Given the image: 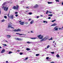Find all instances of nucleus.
Segmentation results:
<instances>
[{
    "label": "nucleus",
    "mask_w": 63,
    "mask_h": 63,
    "mask_svg": "<svg viewBox=\"0 0 63 63\" xmlns=\"http://www.w3.org/2000/svg\"><path fill=\"white\" fill-rule=\"evenodd\" d=\"M48 36H46L45 37H44L42 40H41L40 42H43V41H46L47 40L48 38Z\"/></svg>",
    "instance_id": "obj_1"
},
{
    "label": "nucleus",
    "mask_w": 63,
    "mask_h": 63,
    "mask_svg": "<svg viewBox=\"0 0 63 63\" xmlns=\"http://www.w3.org/2000/svg\"><path fill=\"white\" fill-rule=\"evenodd\" d=\"M37 37L39 39H41V40L43 39L44 38V36L42 35H42H40L37 36Z\"/></svg>",
    "instance_id": "obj_2"
},
{
    "label": "nucleus",
    "mask_w": 63,
    "mask_h": 63,
    "mask_svg": "<svg viewBox=\"0 0 63 63\" xmlns=\"http://www.w3.org/2000/svg\"><path fill=\"white\" fill-rule=\"evenodd\" d=\"M16 6H14L12 8L13 9H14V10H17L18 9V5H17L16 6Z\"/></svg>",
    "instance_id": "obj_3"
},
{
    "label": "nucleus",
    "mask_w": 63,
    "mask_h": 63,
    "mask_svg": "<svg viewBox=\"0 0 63 63\" xmlns=\"http://www.w3.org/2000/svg\"><path fill=\"white\" fill-rule=\"evenodd\" d=\"M7 3H9V2H5L2 5V9H4V7H5V5H6V4H7Z\"/></svg>",
    "instance_id": "obj_4"
},
{
    "label": "nucleus",
    "mask_w": 63,
    "mask_h": 63,
    "mask_svg": "<svg viewBox=\"0 0 63 63\" xmlns=\"http://www.w3.org/2000/svg\"><path fill=\"white\" fill-rule=\"evenodd\" d=\"M20 31H21V30L19 29L17 30L15 29L13 30V31H14V32H18V31L20 32Z\"/></svg>",
    "instance_id": "obj_5"
},
{
    "label": "nucleus",
    "mask_w": 63,
    "mask_h": 63,
    "mask_svg": "<svg viewBox=\"0 0 63 63\" xmlns=\"http://www.w3.org/2000/svg\"><path fill=\"white\" fill-rule=\"evenodd\" d=\"M15 39L18 41H22L23 40V39L18 38H15Z\"/></svg>",
    "instance_id": "obj_6"
},
{
    "label": "nucleus",
    "mask_w": 63,
    "mask_h": 63,
    "mask_svg": "<svg viewBox=\"0 0 63 63\" xmlns=\"http://www.w3.org/2000/svg\"><path fill=\"white\" fill-rule=\"evenodd\" d=\"M58 28H57V27H55L54 29H53V30L54 31H57L58 30Z\"/></svg>",
    "instance_id": "obj_7"
},
{
    "label": "nucleus",
    "mask_w": 63,
    "mask_h": 63,
    "mask_svg": "<svg viewBox=\"0 0 63 63\" xmlns=\"http://www.w3.org/2000/svg\"><path fill=\"white\" fill-rule=\"evenodd\" d=\"M3 9H4V11H7L8 10V7H7L4 6Z\"/></svg>",
    "instance_id": "obj_8"
},
{
    "label": "nucleus",
    "mask_w": 63,
    "mask_h": 63,
    "mask_svg": "<svg viewBox=\"0 0 63 63\" xmlns=\"http://www.w3.org/2000/svg\"><path fill=\"white\" fill-rule=\"evenodd\" d=\"M12 23H8L9 25L8 26V28H10V27H11L12 26Z\"/></svg>",
    "instance_id": "obj_9"
},
{
    "label": "nucleus",
    "mask_w": 63,
    "mask_h": 63,
    "mask_svg": "<svg viewBox=\"0 0 63 63\" xmlns=\"http://www.w3.org/2000/svg\"><path fill=\"white\" fill-rule=\"evenodd\" d=\"M9 18L11 19H13L14 18V16L13 15H11L10 16Z\"/></svg>",
    "instance_id": "obj_10"
},
{
    "label": "nucleus",
    "mask_w": 63,
    "mask_h": 63,
    "mask_svg": "<svg viewBox=\"0 0 63 63\" xmlns=\"http://www.w3.org/2000/svg\"><path fill=\"white\" fill-rule=\"evenodd\" d=\"M24 22H20L19 23L21 25H24Z\"/></svg>",
    "instance_id": "obj_11"
},
{
    "label": "nucleus",
    "mask_w": 63,
    "mask_h": 63,
    "mask_svg": "<svg viewBox=\"0 0 63 63\" xmlns=\"http://www.w3.org/2000/svg\"><path fill=\"white\" fill-rule=\"evenodd\" d=\"M57 25V24L56 23H55L53 24H52L51 25V26H55V25Z\"/></svg>",
    "instance_id": "obj_12"
},
{
    "label": "nucleus",
    "mask_w": 63,
    "mask_h": 63,
    "mask_svg": "<svg viewBox=\"0 0 63 63\" xmlns=\"http://www.w3.org/2000/svg\"><path fill=\"white\" fill-rule=\"evenodd\" d=\"M5 50H4V49H3L1 51V53H4L5 52Z\"/></svg>",
    "instance_id": "obj_13"
},
{
    "label": "nucleus",
    "mask_w": 63,
    "mask_h": 63,
    "mask_svg": "<svg viewBox=\"0 0 63 63\" xmlns=\"http://www.w3.org/2000/svg\"><path fill=\"white\" fill-rule=\"evenodd\" d=\"M34 20H32V21L30 23V24H33V23H34Z\"/></svg>",
    "instance_id": "obj_14"
},
{
    "label": "nucleus",
    "mask_w": 63,
    "mask_h": 63,
    "mask_svg": "<svg viewBox=\"0 0 63 63\" xmlns=\"http://www.w3.org/2000/svg\"><path fill=\"white\" fill-rule=\"evenodd\" d=\"M37 38V37L30 38L31 39H32V40H35V39H36Z\"/></svg>",
    "instance_id": "obj_15"
},
{
    "label": "nucleus",
    "mask_w": 63,
    "mask_h": 63,
    "mask_svg": "<svg viewBox=\"0 0 63 63\" xmlns=\"http://www.w3.org/2000/svg\"><path fill=\"white\" fill-rule=\"evenodd\" d=\"M7 38H10L11 37V36L9 35H7Z\"/></svg>",
    "instance_id": "obj_16"
},
{
    "label": "nucleus",
    "mask_w": 63,
    "mask_h": 63,
    "mask_svg": "<svg viewBox=\"0 0 63 63\" xmlns=\"http://www.w3.org/2000/svg\"><path fill=\"white\" fill-rule=\"evenodd\" d=\"M38 7V5L37 4H36L35 6L34 7L35 8H37Z\"/></svg>",
    "instance_id": "obj_17"
},
{
    "label": "nucleus",
    "mask_w": 63,
    "mask_h": 63,
    "mask_svg": "<svg viewBox=\"0 0 63 63\" xmlns=\"http://www.w3.org/2000/svg\"><path fill=\"white\" fill-rule=\"evenodd\" d=\"M19 36H21V35H26V34H20V33H19Z\"/></svg>",
    "instance_id": "obj_18"
},
{
    "label": "nucleus",
    "mask_w": 63,
    "mask_h": 63,
    "mask_svg": "<svg viewBox=\"0 0 63 63\" xmlns=\"http://www.w3.org/2000/svg\"><path fill=\"white\" fill-rule=\"evenodd\" d=\"M26 50H27L28 51L30 50V48H27Z\"/></svg>",
    "instance_id": "obj_19"
},
{
    "label": "nucleus",
    "mask_w": 63,
    "mask_h": 63,
    "mask_svg": "<svg viewBox=\"0 0 63 63\" xmlns=\"http://www.w3.org/2000/svg\"><path fill=\"white\" fill-rule=\"evenodd\" d=\"M27 44H32L33 42H27Z\"/></svg>",
    "instance_id": "obj_20"
},
{
    "label": "nucleus",
    "mask_w": 63,
    "mask_h": 63,
    "mask_svg": "<svg viewBox=\"0 0 63 63\" xmlns=\"http://www.w3.org/2000/svg\"><path fill=\"white\" fill-rule=\"evenodd\" d=\"M48 4H51L52 3V2H48Z\"/></svg>",
    "instance_id": "obj_21"
},
{
    "label": "nucleus",
    "mask_w": 63,
    "mask_h": 63,
    "mask_svg": "<svg viewBox=\"0 0 63 63\" xmlns=\"http://www.w3.org/2000/svg\"><path fill=\"white\" fill-rule=\"evenodd\" d=\"M53 16V15L52 14H49L48 15V16Z\"/></svg>",
    "instance_id": "obj_22"
},
{
    "label": "nucleus",
    "mask_w": 63,
    "mask_h": 63,
    "mask_svg": "<svg viewBox=\"0 0 63 63\" xmlns=\"http://www.w3.org/2000/svg\"><path fill=\"white\" fill-rule=\"evenodd\" d=\"M55 21H56V20L55 19V20H53L51 22H54Z\"/></svg>",
    "instance_id": "obj_23"
},
{
    "label": "nucleus",
    "mask_w": 63,
    "mask_h": 63,
    "mask_svg": "<svg viewBox=\"0 0 63 63\" xmlns=\"http://www.w3.org/2000/svg\"><path fill=\"white\" fill-rule=\"evenodd\" d=\"M48 40H49V41H50V40H52V38L51 37V38H50L49 39H48Z\"/></svg>",
    "instance_id": "obj_24"
},
{
    "label": "nucleus",
    "mask_w": 63,
    "mask_h": 63,
    "mask_svg": "<svg viewBox=\"0 0 63 63\" xmlns=\"http://www.w3.org/2000/svg\"><path fill=\"white\" fill-rule=\"evenodd\" d=\"M56 56L57 57H60V56L58 54Z\"/></svg>",
    "instance_id": "obj_25"
},
{
    "label": "nucleus",
    "mask_w": 63,
    "mask_h": 63,
    "mask_svg": "<svg viewBox=\"0 0 63 63\" xmlns=\"http://www.w3.org/2000/svg\"><path fill=\"white\" fill-rule=\"evenodd\" d=\"M5 20L4 19H3L1 20V22H4V21H5Z\"/></svg>",
    "instance_id": "obj_26"
},
{
    "label": "nucleus",
    "mask_w": 63,
    "mask_h": 63,
    "mask_svg": "<svg viewBox=\"0 0 63 63\" xmlns=\"http://www.w3.org/2000/svg\"><path fill=\"white\" fill-rule=\"evenodd\" d=\"M13 53V52L12 51L9 52V54H11V53Z\"/></svg>",
    "instance_id": "obj_27"
},
{
    "label": "nucleus",
    "mask_w": 63,
    "mask_h": 63,
    "mask_svg": "<svg viewBox=\"0 0 63 63\" xmlns=\"http://www.w3.org/2000/svg\"><path fill=\"white\" fill-rule=\"evenodd\" d=\"M36 56H39V54H37L36 55Z\"/></svg>",
    "instance_id": "obj_28"
},
{
    "label": "nucleus",
    "mask_w": 63,
    "mask_h": 63,
    "mask_svg": "<svg viewBox=\"0 0 63 63\" xmlns=\"http://www.w3.org/2000/svg\"><path fill=\"white\" fill-rule=\"evenodd\" d=\"M49 12L48 11V10L47 11L46 13V14H47Z\"/></svg>",
    "instance_id": "obj_29"
},
{
    "label": "nucleus",
    "mask_w": 63,
    "mask_h": 63,
    "mask_svg": "<svg viewBox=\"0 0 63 63\" xmlns=\"http://www.w3.org/2000/svg\"><path fill=\"white\" fill-rule=\"evenodd\" d=\"M43 22L44 23H45V22H46V23H47V21H43Z\"/></svg>",
    "instance_id": "obj_30"
},
{
    "label": "nucleus",
    "mask_w": 63,
    "mask_h": 63,
    "mask_svg": "<svg viewBox=\"0 0 63 63\" xmlns=\"http://www.w3.org/2000/svg\"><path fill=\"white\" fill-rule=\"evenodd\" d=\"M49 45H48L47 46V48H49Z\"/></svg>",
    "instance_id": "obj_31"
},
{
    "label": "nucleus",
    "mask_w": 63,
    "mask_h": 63,
    "mask_svg": "<svg viewBox=\"0 0 63 63\" xmlns=\"http://www.w3.org/2000/svg\"><path fill=\"white\" fill-rule=\"evenodd\" d=\"M51 53H52V54H54V52H51Z\"/></svg>",
    "instance_id": "obj_32"
},
{
    "label": "nucleus",
    "mask_w": 63,
    "mask_h": 63,
    "mask_svg": "<svg viewBox=\"0 0 63 63\" xmlns=\"http://www.w3.org/2000/svg\"><path fill=\"white\" fill-rule=\"evenodd\" d=\"M32 13L31 12H30L29 13V15H32Z\"/></svg>",
    "instance_id": "obj_33"
},
{
    "label": "nucleus",
    "mask_w": 63,
    "mask_h": 63,
    "mask_svg": "<svg viewBox=\"0 0 63 63\" xmlns=\"http://www.w3.org/2000/svg\"><path fill=\"white\" fill-rule=\"evenodd\" d=\"M4 18H7V16H4Z\"/></svg>",
    "instance_id": "obj_34"
},
{
    "label": "nucleus",
    "mask_w": 63,
    "mask_h": 63,
    "mask_svg": "<svg viewBox=\"0 0 63 63\" xmlns=\"http://www.w3.org/2000/svg\"><path fill=\"white\" fill-rule=\"evenodd\" d=\"M20 55H22V54H23V53H22V52H20Z\"/></svg>",
    "instance_id": "obj_35"
},
{
    "label": "nucleus",
    "mask_w": 63,
    "mask_h": 63,
    "mask_svg": "<svg viewBox=\"0 0 63 63\" xmlns=\"http://www.w3.org/2000/svg\"><path fill=\"white\" fill-rule=\"evenodd\" d=\"M46 59L48 60V59H49V58L48 57H46Z\"/></svg>",
    "instance_id": "obj_36"
},
{
    "label": "nucleus",
    "mask_w": 63,
    "mask_h": 63,
    "mask_svg": "<svg viewBox=\"0 0 63 63\" xmlns=\"http://www.w3.org/2000/svg\"><path fill=\"white\" fill-rule=\"evenodd\" d=\"M28 57H27L25 59V60H27L28 59Z\"/></svg>",
    "instance_id": "obj_37"
},
{
    "label": "nucleus",
    "mask_w": 63,
    "mask_h": 63,
    "mask_svg": "<svg viewBox=\"0 0 63 63\" xmlns=\"http://www.w3.org/2000/svg\"><path fill=\"white\" fill-rule=\"evenodd\" d=\"M56 2H59V1L58 0H56Z\"/></svg>",
    "instance_id": "obj_38"
},
{
    "label": "nucleus",
    "mask_w": 63,
    "mask_h": 63,
    "mask_svg": "<svg viewBox=\"0 0 63 63\" xmlns=\"http://www.w3.org/2000/svg\"><path fill=\"white\" fill-rule=\"evenodd\" d=\"M31 18L29 19V21H31Z\"/></svg>",
    "instance_id": "obj_39"
},
{
    "label": "nucleus",
    "mask_w": 63,
    "mask_h": 63,
    "mask_svg": "<svg viewBox=\"0 0 63 63\" xmlns=\"http://www.w3.org/2000/svg\"><path fill=\"white\" fill-rule=\"evenodd\" d=\"M10 28H12V29H14V27H12V26H11V27H10Z\"/></svg>",
    "instance_id": "obj_40"
},
{
    "label": "nucleus",
    "mask_w": 63,
    "mask_h": 63,
    "mask_svg": "<svg viewBox=\"0 0 63 63\" xmlns=\"http://www.w3.org/2000/svg\"><path fill=\"white\" fill-rule=\"evenodd\" d=\"M16 34H17V35H19V33H16Z\"/></svg>",
    "instance_id": "obj_41"
},
{
    "label": "nucleus",
    "mask_w": 63,
    "mask_h": 63,
    "mask_svg": "<svg viewBox=\"0 0 63 63\" xmlns=\"http://www.w3.org/2000/svg\"><path fill=\"white\" fill-rule=\"evenodd\" d=\"M15 16H16V17H17V16H18V15L17 14Z\"/></svg>",
    "instance_id": "obj_42"
},
{
    "label": "nucleus",
    "mask_w": 63,
    "mask_h": 63,
    "mask_svg": "<svg viewBox=\"0 0 63 63\" xmlns=\"http://www.w3.org/2000/svg\"><path fill=\"white\" fill-rule=\"evenodd\" d=\"M3 45H4V46H7V45L6 44H3Z\"/></svg>",
    "instance_id": "obj_43"
},
{
    "label": "nucleus",
    "mask_w": 63,
    "mask_h": 63,
    "mask_svg": "<svg viewBox=\"0 0 63 63\" xmlns=\"http://www.w3.org/2000/svg\"><path fill=\"white\" fill-rule=\"evenodd\" d=\"M48 13H49V14H52V12H49Z\"/></svg>",
    "instance_id": "obj_44"
},
{
    "label": "nucleus",
    "mask_w": 63,
    "mask_h": 63,
    "mask_svg": "<svg viewBox=\"0 0 63 63\" xmlns=\"http://www.w3.org/2000/svg\"><path fill=\"white\" fill-rule=\"evenodd\" d=\"M18 13H17V12H15V14H17Z\"/></svg>",
    "instance_id": "obj_45"
},
{
    "label": "nucleus",
    "mask_w": 63,
    "mask_h": 63,
    "mask_svg": "<svg viewBox=\"0 0 63 63\" xmlns=\"http://www.w3.org/2000/svg\"><path fill=\"white\" fill-rule=\"evenodd\" d=\"M50 63H55L54 62H52Z\"/></svg>",
    "instance_id": "obj_46"
},
{
    "label": "nucleus",
    "mask_w": 63,
    "mask_h": 63,
    "mask_svg": "<svg viewBox=\"0 0 63 63\" xmlns=\"http://www.w3.org/2000/svg\"><path fill=\"white\" fill-rule=\"evenodd\" d=\"M17 51H18V52H19V51H20V50H17Z\"/></svg>",
    "instance_id": "obj_47"
},
{
    "label": "nucleus",
    "mask_w": 63,
    "mask_h": 63,
    "mask_svg": "<svg viewBox=\"0 0 63 63\" xmlns=\"http://www.w3.org/2000/svg\"><path fill=\"white\" fill-rule=\"evenodd\" d=\"M26 8L27 9H29V7H26Z\"/></svg>",
    "instance_id": "obj_48"
},
{
    "label": "nucleus",
    "mask_w": 63,
    "mask_h": 63,
    "mask_svg": "<svg viewBox=\"0 0 63 63\" xmlns=\"http://www.w3.org/2000/svg\"><path fill=\"white\" fill-rule=\"evenodd\" d=\"M39 16H37V18H39Z\"/></svg>",
    "instance_id": "obj_49"
},
{
    "label": "nucleus",
    "mask_w": 63,
    "mask_h": 63,
    "mask_svg": "<svg viewBox=\"0 0 63 63\" xmlns=\"http://www.w3.org/2000/svg\"><path fill=\"white\" fill-rule=\"evenodd\" d=\"M59 30H60L61 29H62V28H59Z\"/></svg>",
    "instance_id": "obj_50"
},
{
    "label": "nucleus",
    "mask_w": 63,
    "mask_h": 63,
    "mask_svg": "<svg viewBox=\"0 0 63 63\" xmlns=\"http://www.w3.org/2000/svg\"><path fill=\"white\" fill-rule=\"evenodd\" d=\"M50 18H51V17H49L48 18V19H50Z\"/></svg>",
    "instance_id": "obj_51"
},
{
    "label": "nucleus",
    "mask_w": 63,
    "mask_h": 63,
    "mask_svg": "<svg viewBox=\"0 0 63 63\" xmlns=\"http://www.w3.org/2000/svg\"><path fill=\"white\" fill-rule=\"evenodd\" d=\"M28 22L25 23V24H28Z\"/></svg>",
    "instance_id": "obj_52"
},
{
    "label": "nucleus",
    "mask_w": 63,
    "mask_h": 63,
    "mask_svg": "<svg viewBox=\"0 0 63 63\" xmlns=\"http://www.w3.org/2000/svg\"><path fill=\"white\" fill-rule=\"evenodd\" d=\"M9 15H10V14H8V17H9Z\"/></svg>",
    "instance_id": "obj_53"
},
{
    "label": "nucleus",
    "mask_w": 63,
    "mask_h": 63,
    "mask_svg": "<svg viewBox=\"0 0 63 63\" xmlns=\"http://www.w3.org/2000/svg\"><path fill=\"white\" fill-rule=\"evenodd\" d=\"M40 16H41V17H43V15H41Z\"/></svg>",
    "instance_id": "obj_54"
},
{
    "label": "nucleus",
    "mask_w": 63,
    "mask_h": 63,
    "mask_svg": "<svg viewBox=\"0 0 63 63\" xmlns=\"http://www.w3.org/2000/svg\"><path fill=\"white\" fill-rule=\"evenodd\" d=\"M31 33H33V31H31Z\"/></svg>",
    "instance_id": "obj_55"
},
{
    "label": "nucleus",
    "mask_w": 63,
    "mask_h": 63,
    "mask_svg": "<svg viewBox=\"0 0 63 63\" xmlns=\"http://www.w3.org/2000/svg\"><path fill=\"white\" fill-rule=\"evenodd\" d=\"M5 41L7 42V43H8V42L7 41V40H5Z\"/></svg>",
    "instance_id": "obj_56"
},
{
    "label": "nucleus",
    "mask_w": 63,
    "mask_h": 63,
    "mask_svg": "<svg viewBox=\"0 0 63 63\" xmlns=\"http://www.w3.org/2000/svg\"><path fill=\"white\" fill-rule=\"evenodd\" d=\"M21 37H24L25 38V36H21Z\"/></svg>",
    "instance_id": "obj_57"
},
{
    "label": "nucleus",
    "mask_w": 63,
    "mask_h": 63,
    "mask_svg": "<svg viewBox=\"0 0 63 63\" xmlns=\"http://www.w3.org/2000/svg\"><path fill=\"white\" fill-rule=\"evenodd\" d=\"M8 61H6V63H8Z\"/></svg>",
    "instance_id": "obj_58"
},
{
    "label": "nucleus",
    "mask_w": 63,
    "mask_h": 63,
    "mask_svg": "<svg viewBox=\"0 0 63 63\" xmlns=\"http://www.w3.org/2000/svg\"><path fill=\"white\" fill-rule=\"evenodd\" d=\"M1 11L0 10V15H1Z\"/></svg>",
    "instance_id": "obj_59"
},
{
    "label": "nucleus",
    "mask_w": 63,
    "mask_h": 63,
    "mask_svg": "<svg viewBox=\"0 0 63 63\" xmlns=\"http://www.w3.org/2000/svg\"><path fill=\"white\" fill-rule=\"evenodd\" d=\"M62 5H63V2H62Z\"/></svg>",
    "instance_id": "obj_60"
},
{
    "label": "nucleus",
    "mask_w": 63,
    "mask_h": 63,
    "mask_svg": "<svg viewBox=\"0 0 63 63\" xmlns=\"http://www.w3.org/2000/svg\"><path fill=\"white\" fill-rule=\"evenodd\" d=\"M19 21V22H21V21Z\"/></svg>",
    "instance_id": "obj_61"
},
{
    "label": "nucleus",
    "mask_w": 63,
    "mask_h": 63,
    "mask_svg": "<svg viewBox=\"0 0 63 63\" xmlns=\"http://www.w3.org/2000/svg\"><path fill=\"white\" fill-rule=\"evenodd\" d=\"M0 48H2V47L0 46Z\"/></svg>",
    "instance_id": "obj_62"
},
{
    "label": "nucleus",
    "mask_w": 63,
    "mask_h": 63,
    "mask_svg": "<svg viewBox=\"0 0 63 63\" xmlns=\"http://www.w3.org/2000/svg\"><path fill=\"white\" fill-rule=\"evenodd\" d=\"M54 42H55V41H54L53 42V43H54Z\"/></svg>",
    "instance_id": "obj_63"
},
{
    "label": "nucleus",
    "mask_w": 63,
    "mask_h": 63,
    "mask_svg": "<svg viewBox=\"0 0 63 63\" xmlns=\"http://www.w3.org/2000/svg\"><path fill=\"white\" fill-rule=\"evenodd\" d=\"M30 52H32V51H30Z\"/></svg>",
    "instance_id": "obj_64"
}]
</instances>
